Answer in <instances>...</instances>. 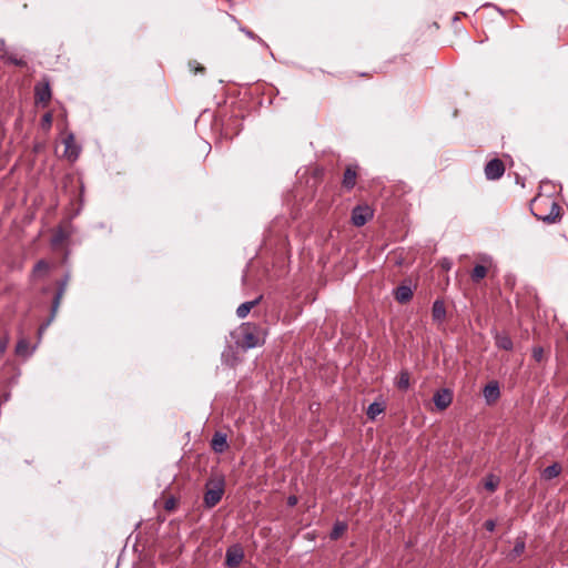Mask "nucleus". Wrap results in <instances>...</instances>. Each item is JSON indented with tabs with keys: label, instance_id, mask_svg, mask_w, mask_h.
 <instances>
[{
	"label": "nucleus",
	"instance_id": "obj_33",
	"mask_svg": "<svg viewBox=\"0 0 568 568\" xmlns=\"http://www.w3.org/2000/svg\"><path fill=\"white\" fill-rule=\"evenodd\" d=\"M440 266L445 271H449L453 266V262L448 258H443L440 262Z\"/></svg>",
	"mask_w": 568,
	"mask_h": 568
},
{
	"label": "nucleus",
	"instance_id": "obj_30",
	"mask_svg": "<svg viewBox=\"0 0 568 568\" xmlns=\"http://www.w3.org/2000/svg\"><path fill=\"white\" fill-rule=\"evenodd\" d=\"M6 41L3 39H0V59L4 61V59L10 54Z\"/></svg>",
	"mask_w": 568,
	"mask_h": 568
},
{
	"label": "nucleus",
	"instance_id": "obj_29",
	"mask_svg": "<svg viewBox=\"0 0 568 568\" xmlns=\"http://www.w3.org/2000/svg\"><path fill=\"white\" fill-rule=\"evenodd\" d=\"M52 121H53V116L51 113H45L43 116H42V120H41V126L44 129V130H49L52 125Z\"/></svg>",
	"mask_w": 568,
	"mask_h": 568
},
{
	"label": "nucleus",
	"instance_id": "obj_32",
	"mask_svg": "<svg viewBox=\"0 0 568 568\" xmlns=\"http://www.w3.org/2000/svg\"><path fill=\"white\" fill-rule=\"evenodd\" d=\"M525 550V542L524 541H517L515 547H514V554L519 556L524 552Z\"/></svg>",
	"mask_w": 568,
	"mask_h": 568
},
{
	"label": "nucleus",
	"instance_id": "obj_15",
	"mask_svg": "<svg viewBox=\"0 0 568 568\" xmlns=\"http://www.w3.org/2000/svg\"><path fill=\"white\" fill-rule=\"evenodd\" d=\"M395 298L399 302V303H406L408 302L412 296H413V291L409 286L407 285H400L398 286L395 292Z\"/></svg>",
	"mask_w": 568,
	"mask_h": 568
},
{
	"label": "nucleus",
	"instance_id": "obj_23",
	"mask_svg": "<svg viewBox=\"0 0 568 568\" xmlns=\"http://www.w3.org/2000/svg\"><path fill=\"white\" fill-rule=\"evenodd\" d=\"M499 478L495 475H488L484 480V487L489 491H495L499 486Z\"/></svg>",
	"mask_w": 568,
	"mask_h": 568
},
{
	"label": "nucleus",
	"instance_id": "obj_25",
	"mask_svg": "<svg viewBox=\"0 0 568 568\" xmlns=\"http://www.w3.org/2000/svg\"><path fill=\"white\" fill-rule=\"evenodd\" d=\"M396 385L399 389H407L409 387V374L406 371L400 372Z\"/></svg>",
	"mask_w": 568,
	"mask_h": 568
},
{
	"label": "nucleus",
	"instance_id": "obj_12",
	"mask_svg": "<svg viewBox=\"0 0 568 568\" xmlns=\"http://www.w3.org/2000/svg\"><path fill=\"white\" fill-rule=\"evenodd\" d=\"M211 447L215 453L221 454V453L225 452L227 448L226 434L220 433V432L215 433L212 438V442H211Z\"/></svg>",
	"mask_w": 568,
	"mask_h": 568
},
{
	"label": "nucleus",
	"instance_id": "obj_31",
	"mask_svg": "<svg viewBox=\"0 0 568 568\" xmlns=\"http://www.w3.org/2000/svg\"><path fill=\"white\" fill-rule=\"evenodd\" d=\"M532 357L536 362H541L544 359V348L540 346L534 347Z\"/></svg>",
	"mask_w": 568,
	"mask_h": 568
},
{
	"label": "nucleus",
	"instance_id": "obj_11",
	"mask_svg": "<svg viewBox=\"0 0 568 568\" xmlns=\"http://www.w3.org/2000/svg\"><path fill=\"white\" fill-rule=\"evenodd\" d=\"M484 397L488 404L496 402L500 396V389L497 382H490L484 387Z\"/></svg>",
	"mask_w": 568,
	"mask_h": 568
},
{
	"label": "nucleus",
	"instance_id": "obj_20",
	"mask_svg": "<svg viewBox=\"0 0 568 568\" xmlns=\"http://www.w3.org/2000/svg\"><path fill=\"white\" fill-rule=\"evenodd\" d=\"M69 281H70V274L69 273H67L64 275V277L59 281V283H58V291H57V295H55V300H54L55 305H58L59 300L64 294V292L67 290V286L69 284Z\"/></svg>",
	"mask_w": 568,
	"mask_h": 568
},
{
	"label": "nucleus",
	"instance_id": "obj_24",
	"mask_svg": "<svg viewBox=\"0 0 568 568\" xmlns=\"http://www.w3.org/2000/svg\"><path fill=\"white\" fill-rule=\"evenodd\" d=\"M487 275V267L480 264H477L471 272V280L474 282H479Z\"/></svg>",
	"mask_w": 568,
	"mask_h": 568
},
{
	"label": "nucleus",
	"instance_id": "obj_34",
	"mask_svg": "<svg viewBox=\"0 0 568 568\" xmlns=\"http://www.w3.org/2000/svg\"><path fill=\"white\" fill-rule=\"evenodd\" d=\"M175 506V500L173 498H169L165 500L164 507L166 510H172Z\"/></svg>",
	"mask_w": 568,
	"mask_h": 568
},
{
	"label": "nucleus",
	"instance_id": "obj_6",
	"mask_svg": "<svg viewBox=\"0 0 568 568\" xmlns=\"http://www.w3.org/2000/svg\"><path fill=\"white\" fill-rule=\"evenodd\" d=\"M505 166L499 159L490 160L485 166V175L488 180H498L503 176Z\"/></svg>",
	"mask_w": 568,
	"mask_h": 568
},
{
	"label": "nucleus",
	"instance_id": "obj_17",
	"mask_svg": "<svg viewBox=\"0 0 568 568\" xmlns=\"http://www.w3.org/2000/svg\"><path fill=\"white\" fill-rule=\"evenodd\" d=\"M561 471V466L557 463L550 465V466H547L544 470H542V478L546 479V480H550L552 478H556Z\"/></svg>",
	"mask_w": 568,
	"mask_h": 568
},
{
	"label": "nucleus",
	"instance_id": "obj_39",
	"mask_svg": "<svg viewBox=\"0 0 568 568\" xmlns=\"http://www.w3.org/2000/svg\"><path fill=\"white\" fill-rule=\"evenodd\" d=\"M229 17L231 18V20H232V21H234V22L239 23L237 19H236L234 16L229 14Z\"/></svg>",
	"mask_w": 568,
	"mask_h": 568
},
{
	"label": "nucleus",
	"instance_id": "obj_9",
	"mask_svg": "<svg viewBox=\"0 0 568 568\" xmlns=\"http://www.w3.org/2000/svg\"><path fill=\"white\" fill-rule=\"evenodd\" d=\"M36 100L39 103H48L51 99V89L49 82L37 83L34 87Z\"/></svg>",
	"mask_w": 568,
	"mask_h": 568
},
{
	"label": "nucleus",
	"instance_id": "obj_26",
	"mask_svg": "<svg viewBox=\"0 0 568 568\" xmlns=\"http://www.w3.org/2000/svg\"><path fill=\"white\" fill-rule=\"evenodd\" d=\"M240 31L243 32L247 38L252 39V40H256L258 43L267 47V44L258 37L256 36L254 32H252L251 30H248L247 28L245 27H242L240 26L239 27Z\"/></svg>",
	"mask_w": 568,
	"mask_h": 568
},
{
	"label": "nucleus",
	"instance_id": "obj_21",
	"mask_svg": "<svg viewBox=\"0 0 568 568\" xmlns=\"http://www.w3.org/2000/svg\"><path fill=\"white\" fill-rule=\"evenodd\" d=\"M257 303V301H251V302H245L243 304H241L237 310H236V315L240 317V318H244L248 315L250 311L252 310V307Z\"/></svg>",
	"mask_w": 568,
	"mask_h": 568
},
{
	"label": "nucleus",
	"instance_id": "obj_13",
	"mask_svg": "<svg viewBox=\"0 0 568 568\" xmlns=\"http://www.w3.org/2000/svg\"><path fill=\"white\" fill-rule=\"evenodd\" d=\"M36 345L31 346L28 339L20 338L16 346V354L21 357H29L36 351Z\"/></svg>",
	"mask_w": 568,
	"mask_h": 568
},
{
	"label": "nucleus",
	"instance_id": "obj_7",
	"mask_svg": "<svg viewBox=\"0 0 568 568\" xmlns=\"http://www.w3.org/2000/svg\"><path fill=\"white\" fill-rule=\"evenodd\" d=\"M64 156L70 161H75L80 155V146L75 143L74 135L69 133L63 140Z\"/></svg>",
	"mask_w": 568,
	"mask_h": 568
},
{
	"label": "nucleus",
	"instance_id": "obj_1",
	"mask_svg": "<svg viewBox=\"0 0 568 568\" xmlns=\"http://www.w3.org/2000/svg\"><path fill=\"white\" fill-rule=\"evenodd\" d=\"M267 336V329L257 322H242L234 331L231 337L237 349L244 352L262 346Z\"/></svg>",
	"mask_w": 568,
	"mask_h": 568
},
{
	"label": "nucleus",
	"instance_id": "obj_38",
	"mask_svg": "<svg viewBox=\"0 0 568 568\" xmlns=\"http://www.w3.org/2000/svg\"><path fill=\"white\" fill-rule=\"evenodd\" d=\"M287 503L290 506H294L297 503V498L295 496H291V497H288Z\"/></svg>",
	"mask_w": 568,
	"mask_h": 568
},
{
	"label": "nucleus",
	"instance_id": "obj_36",
	"mask_svg": "<svg viewBox=\"0 0 568 568\" xmlns=\"http://www.w3.org/2000/svg\"><path fill=\"white\" fill-rule=\"evenodd\" d=\"M485 528L488 530V531H494L495 529V523L493 520H487L485 523Z\"/></svg>",
	"mask_w": 568,
	"mask_h": 568
},
{
	"label": "nucleus",
	"instance_id": "obj_2",
	"mask_svg": "<svg viewBox=\"0 0 568 568\" xmlns=\"http://www.w3.org/2000/svg\"><path fill=\"white\" fill-rule=\"evenodd\" d=\"M535 204L537 205V207H539L540 205L545 206V207H549L550 211L548 214H539V213H534L539 220L544 221V222H547V223H555L556 221L559 220V216H560V206L550 197L548 196H545V197H536L534 200Z\"/></svg>",
	"mask_w": 568,
	"mask_h": 568
},
{
	"label": "nucleus",
	"instance_id": "obj_19",
	"mask_svg": "<svg viewBox=\"0 0 568 568\" xmlns=\"http://www.w3.org/2000/svg\"><path fill=\"white\" fill-rule=\"evenodd\" d=\"M49 264L44 260H40L33 267L32 275L33 277H43L49 272Z\"/></svg>",
	"mask_w": 568,
	"mask_h": 568
},
{
	"label": "nucleus",
	"instance_id": "obj_27",
	"mask_svg": "<svg viewBox=\"0 0 568 568\" xmlns=\"http://www.w3.org/2000/svg\"><path fill=\"white\" fill-rule=\"evenodd\" d=\"M6 62L12 63L17 67H24L27 62L22 58H17L12 52L4 59Z\"/></svg>",
	"mask_w": 568,
	"mask_h": 568
},
{
	"label": "nucleus",
	"instance_id": "obj_22",
	"mask_svg": "<svg viewBox=\"0 0 568 568\" xmlns=\"http://www.w3.org/2000/svg\"><path fill=\"white\" fill-rule=\"evenodd\" d=\"M445 304L442 301H435L433 305V316L434 320H443L445 317Z\"/></svg>",
	"mask_w": 568,
	"mask_h": 568
},
{
	"label": "nucleus",
	"instance_id": "obj_10",
	"mask_svg": "<svg viewBox=\"0 0 568 568\" xmlns=\"http://www.w3.org/2000/svg\"><path fill=\"white\" fill-rule=\"evenodd\" d=\"M222 362L230 367H234L242 362V358L239 356L237 349L227 346L222 353Z\"/></svg>",
	"mask_w": 568,
	"mask_h": 568
},
{
	"label": "nucleus",
	"instance_id": "obj_18",
	"mask_svg": "<svg viewBox=\"0 0 568 568\" xmlns=\"http://www.w3.org/2000/svg\"><path fill=\"white\" fill-rule=\"evenodd\" d=\"M385 410V406L383 403L374 402L369 404L366 414L369 419H375L379 414H382Z\"/></svg>",
	"mask_w": 568,
	"mask_h": 568
},
{
	"label": "nucleus",
	"instance_id": "obj_37",
	"mask_svg": "<svg viewBox=\"0 0 568 568\" xmlns=\"http://www.w3.org/2000/svg\"><path fill=\"white\" fill-rule=\"evenodd\" d=\"M50 324V322H45L44 325L40 326L39 327V331H38V334H39V337H41V335L43 334V332L47 329L48 325Z\"/></svg>",
	"mask_w": 568,
	"mask_h": 568
},
{
	"label": "nucleus",
	"instance_id": "obj_35",
	"mask_svg": "<svg viewBox=\"0 0 568 568\" xmlns=\"http://www.w3.org/2000/svg\"><path fill=\"white\" fill-rule=\"evenodd\" d=\"M8 343L9 339L7 337L3 341H0V356H2L3 353L6 352Z\"/></svg>",
	"mask_w": 568,
	"mask_h": 568
},
{
	"label": "nucleus",
	"instance_id": "obj_5",
	"mask_svg": "<svg viewBox=\"0 0 568 568\" xmlns=\"http://www.w3.org/2000/svg\"><path fill=\"white\" fill-rule=\"evenodd\" d=\"M433 402L438 410H445L453 402V392L448 388L438 389L433 396Z\"/></svg>",
	"mask_w": 568,
	"mask_h": 568
},
{
	"label": "nucleus",
	"instance_id": "obj_28",
	"mask_svg": "<svg viewBox=\"0 0 568 568\" xmlns=\"http://www.w3.org/2000/svg\"><path fill=\"white\" fill-rule=\"evenodd\" d=\"M345 529H346V525H345V524H343V523H337V524L334 526V528H333V531H332V534H331V537H332L333 539H337V538L342 535V532H343Z\"/></svg>",
	"mask_w": 568,
	"mask_h": 568
},
{
	"label": "nucleus",
	"instance_id": "obj_16",
	"mask_svg": "<svg viewBox=\"0 0 568 568\" xmlns=\"http://www.w3.org/2000/svg\"><path fill=\"white\" fill-rule=\"evenodd\" d=\"M495 343H496L497 347H499L501 349H505V351L513 349V341L507 334L497 333L495 335Z\"/></svg>",
	"mask_w": 568,
	"mask_h": 568
},
{
	"label": "nucleus",
	"instance_id": "obj_3",
	"mask_svg": "<svg viewBox=\"0 0 568 568\" xmlns=\"http://www.w3.org/2000/svg\"><path fill=\"white\" fill-rule=\"evenodd\" d=\"M223 494H224V480L217 479L214 483L213 487L207 486L206 491L204 494V505L207 508H213L214 506H216L220 503V500L223 497Z\"/></svg>",
	"mask_w": 568,
	"mask_h": 568
},
{
	"label": "nucleus",
	"instance_id": "obj_8",
	"mask_svg": "<svg viewBox=\"0 0 568 568\" xmlns=\"http://www.w3.org/2000/svg\"><path fill=\"white\" fill-rule=\"evenodd\" d=\"M226 566L230 568L237 567L243 560L244 552L240 546H232L226 549Z\"/></svg>",
	"mask_w": 568,
	"mask_h": 568
},
{
	"label": "nucleus",
	"instance_id": "obj_14",
	"mask_svg": "<svg viewBox=\"0 0 568 568\" xmlns=\"http://www.w3.org/2000/svg\"><path fill=\"white\" fill-rule=\"evenodd\" d=\"M356 168L355 166H347L344 176H343V186L347 190H351L354 187L356 183Z\"/></svg>",
	"mask_w": 568,
	"mask_h": 568
},
{
	"label": "nucleus",
	"instance_id": "obj_4",
	"mask_svg": "<svg viewBox=\"0 0 568 568\" xmlns=\"http://www.w3.org/2000/svg\"><path fill=\"white\" fill-rule=\"evenodd\" d=\"M373 215V210L368 205H357L352 211V223L358 227L363 226Z\"/></svg>",
	"mask_w": 568,
	"mask_h": 568
}]
</instances>
